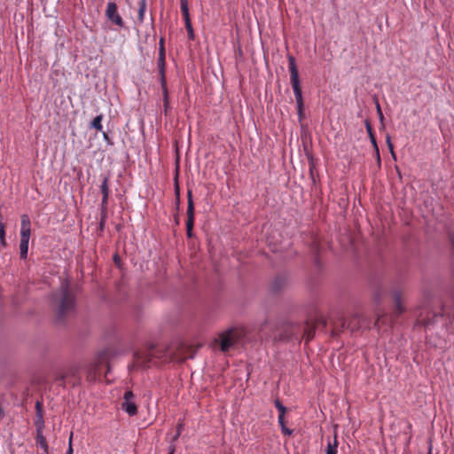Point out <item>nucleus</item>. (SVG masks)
Segmentation results:
<instances>
[{
	"label": "nucleus",
	"mask_w": 454,
	"mask_h": 454,
	"mask_svg": "<svg viewBox=\"0 0 454 454\" xmlns=\"http://www.w3.org/2000/svg\"><path fill=\"white\" fill-rule=\"evenodd\" d=\"M394 301H395V313L396 316H399L405 310L403 305L402 304V297H401L400 292L395 291L394 293Z\"/></svg>",
	"instance_id": "11"
},
{
	"label": "nucleus",
	"mask_w": 454,
	"mask_h": 454,
	"mask_svg": "<svg viewBox=\"0 0 454 454\" xmlns=\"http://www.w3.org/2000/svg\"><path fill=\"white\" fill-rule=\"evenodd\" d=\"M445 309L442 308V313H434L433 314V320L429 319V318H424L422 317V314H420V317L417 319V324L418 325H423L424 326L426 327H428L430 325H432L433 323H434V321L436 320V318L438 317H442L444 314H445Z\"/></svg>",
	"instance_id": "10"
},
{
	"label": "nucleus",
	"mask_w": 454,
	"mask_h": 454,
	"mask_svg": "<svg viewBox=\"0 0 454 454\" xmlns=\"http://www.w3.org/2000/svg\"><path fill=\"white\" fill-rule=\"evenodd\" d=\"M31 234V222L27 215H22L20 217V255L21 259H27L28 253V244Z\"/></svg>",
	"instance_id": "4"
},
{
	"label": "nucleus",
	"mask_w": 454,
	"mask_h": 454,
	"mask_svg": "<svg viewBox=\"0 0 454 454\" xmlns=\"http://www.w3.org/2000/svg\"><path fill=\"white\" fill-rule=\"evenodd\" d=\"M185 28L187 30L188 38L190 40H194L195 35L191 21L187 20V22H185Z\"/></svg>",
	"instance_id": "23"
},
{
	"label": "nucleus",
	"mask_w": 454,
	"mask_h": 454,
	"mask_svg": "<svg viewBox=\"0 0 454 454\" xmlns=\"http://www.w3.org/2000/svg\"><path fill=\"white\" fill-rule=\"evenodd\" d=\"M103 137H104V140L106 142H107V144H110V139H109V137L106 133L103 132Z\"/></svg>",
	"instance_id": "34"
},
{
	"label": "nucleus",
	"mask_w": 454,
	"mask_h": 454,
	"mask_svg": "<svg viewBox=\"0 0 454 454\" xmlns=\"http://www.w3.org/2000/svg\"><path fill=\"white\" fill-rule=\"evenodd\" d=\"M376 108H377V113L379 114L380 121L382 122L384 120V115L382 114V111H381V108H380V106L379 103H377Z\"/></svg>",
	"instance_id": "26"
},
{
	"label": "nucleus",
	"mask_w": 454,
	"mask_h": 454,
	"mask_svg": "<svg viewBox=\"0 0 454 454\" xmlns=\"http://www.w3.org/2000/svg\"><path fill=\"white\" fill-rule=\"evenodd\" d=\"M103 226H104V217L101 219L100 228L103 229Z\"/></svg>",
	"instance_id": "37"
},
{
	"label": "nucleus",
	"mask_w": 454,
	"mask_h": 454,
	"mask_svg": "<svg viewBox=\"0 0 454 454\" xmlns=\"http://www.w3.org/2000/svg\"><path fill=\"white\" fill-rule=\"evenodd\" d=\"M161 87H162V92H163V102L167 103V102H168V92L164 76H162V78H161Z\"/></svg>",
	"instance_id": "22"
},
{
	"label": "nucleus",
	"mask_w": 454,
	"mask_h": 454,
	"mask_svg": "<svg viewBox=\"0 0 454 454\" xmlns=\"http://www.w3.org/2000/svg\"><path fill=\"white\" fill-rule=\"evenodd\" d=\"M0 245H1V247H5L6 246L5 237H4V239H0Z\"/></svg>",
	"instance_id": "35"
},
{
	"label": "nucleus",
	"mask_w": 454,
	"mask_h": 454,
	"mask_svg": "<svg viewBox=\"0 0 454 454\" xmlns=\"http://www.w3.org/2000/svg\"><path fill=\"white\" fill-rule=\"evenodd\" d=\"M107 200H108V196L103 195V198H102V205H103V207H106V205L107 204Z\"/></svg>",
	"instance_id": "33"
},
{
	"label": "nucleus",
	"mask_w": 454,
	"mask_h": 454,
	"mask_svg": "<svg viewBox=\"0 0 454 454\" xmlns=\"http://www.w3.org/2000/svg\"><path fill=\"white\" fill-rule=\"evenodd\" d=\"M146 9V0H139L138 1V17L137 22L142 24L145 19V13Z\"/></svg>",
	"instance_id": "13"
},
{
	"label": "nucleus",
	"mask_w": 454,
	"mask_h": 454,
	"mask_svg": "<svg viewBox=\"0 0 454 454\" xmlns=\"http://www.w3.org/2000/svg\"><path fill=\"white\" fill-rule=\"evenodd\" d=\"M288 68L290 72V82L294 90L299 121L303 118V98L302 91L300 84L299 73L296 66L295 58L292 55L287 56Z\"/></svg>",
	"instance_id": "3"
},
{
	"label": "nucleus",
	"mask_w": 454,
	"mask_h": 454,
	"mask_svg": "<svg viewBox=\"0 0 454 454\" xmlns=\"http://www.w3.org/2000/svg\"><path fill=\"white\" fill-rule=\"evenodd\" d=\"M386 142H387V148H388V150H389V152H390V153H391V155H392L393 159H394V160H395V159H396V156H395V152H394V146H393V144H392V142H391V137H390V136H389V135H387V137H386Z\"/></svg>",
	"instance_id": "24"
},
{
	"label": "nucleus",
	"mask_w": 454,
	"mask_h": 454,
	"mask_svg": "<svg viewBox=\"0 0 454 454\" xmlns=\"http://www.w3.org/2000/svg\"><path fill=\"white\" fill-rule=\"evenodd\" d=\"M5 237V226L4 223H0V239H4Z\"/></svg>",
	"instance_id": "27"
},
{
	"label": "nucleus",
	"mask_w": 454,
	"mask_h": 454,
	"mask_svg": "<svg viewBox=\"0 0 454 454\" xmlns=\"http://www.w3.org/2000/svg\"><path fill=\"white\" fill-rule=\"evenodd\" d=\"M285 278L283 277H277L272 282L271 288L273 291H278L285 285Z\"/></svg>",
	"instance_id": "16"
},
{
	"label": "nucleus",
	"mask_w": 454,
	"mask_h": 454,
	"mask_svg": "<svg viewBox=\"0 0 454 454\" xmlns=\"http://www.w3.org/2000/svg\"><path fill=\"white\" fill-rule=\"evenodd\" d=\"M100 192L103 195L109 196L108 177L105 176L100 185Z\"/></svg>",
	"instance_id": "19"
},
{
	"label": "nucleus",
	"mask_w": 454,
	"mask_h": 454,
	"mask_svg": "<svg viewBox=\"0 0 454 454\" xmlns=\"http://www.w3.org/2000/svg\"><path fill=\"white\" fill-rule=\"evenodd\" d=\"M187 199H188V206H187L186 232H187L188 237H192L193 223H194V204H193V200H192V191H188Z\"/></svg>",
	"instance_id": "8"
},
{
	"label": "nucleus",
	"mask_w": 454,
	"mask_h": 454,
	"mask_svg": "<svg viewBox=\"0 0 454 454\" xmlns=\"http://www.w3.org/2000/svg\"><path fill=\"white\" fill-rule=\"evenodd\" d=\"M176 194L178 195L179 194V191H178L177 187L176 188Z\"/></svg>",
	"instance_id": "38"
},
{
	"label": "nucleus",
	"mask_w": 454,
	"mask_h": 454,
	"mask_svg": "<svg viewBox=\"0 0 454 454\" xmlns=\"http://www.w3.org/2000/svg\"><path fill=\"white\" fill-rule=\"evenodd\" d=\"M52 302L59 319L74 310L76 295L67 279L61 280L59 288L52 294Z\"/></svg>",
	"instance_id": "1"
},
{
	"label": "nucleus",
	"mask_w": 454,
	"mask_h": 454,
	"mask_svg": "<svg viewBox=\"0 0 454 454\" xmlns=\"http://www.w3.org/2000/svg\"><path fill=\"white\" fill-rule=\"evenodd\" d=\"M325 325V320L322 318L316 321L307 322L305 325L291 324L285 327L284 333L278 337L279 340H300L304 338L306 341L313 339L317 325Z\"/></svg>",
	"instance_id": "2"
},
{
	"label": "nucleus",
	"mask_w": 454,
	"mask_h": 454,
	"mask_svg": "<svg viewBox=\"0 0 454 454\" xmlns=\"http://www.w3.org/2000/svg\"><path fill=\"white\" fill-rule=\"evenodd\" d=\"M369 137H370V141H371V143H372V145L373 148H374V149L379 148V147H378V145H377V141H376V138H375L374 134H373V135H371Z\"/></svg>",
	"instance_id": "28"
},
{
	"label": "nucleus",
	"mask_w": 454,
	"mask_h": 454,
	"mask_svg": "<svg viewBox=\"0 0 454 454\" xmlns=\"http://www.w3.org/2000/svg\"><path fill=\"white\" fill-rule=\"evenodd\" d=\"M239 333L235 329H229L219 334L220 348L223 352L229 351L237 343Z\"/></svg>",
	"instance_id": "5"
},
{
	"label": "nucleus",
	"mask_w": 454,
	"mask_h": 454,
	"mask_svg": "<svg viewBox=\"0 0 454 454\" xmlns=\"http://www.w3.org/2000/svg\"><path fill=\"white\" fill-rule=\"evenodd\" d=\"M106 18L114 24L120 27H124V21L118 12V8L115 3L109 2L106 10Z\"/></svg>",
	"instance_id": "7"
},
{
	"label": "nucleus",
	"mask_w": 454,
	"mask_h": 454,
	"mask_svg": "<svg viewBox=\"0 0 454 454\" xmlns=\"http://www.w3.org/2000/svg\"><path fill=\"white\" fill-rule=\"evenodd\" d=\"M180 8L184 19V22H187V20L191 21L187 0H180Z\"/></svg>",
	"instance_id": "15"
},
{
	"label": "nucleus",
	"mask_w": 454,
	"mask_h": 454,
	"mask_svg": "<svg viewBox=\"0 0 454 454\" xmlns=\"http://www.w3.org/2000/svg\"><path fill=\"white\" fill-rule=\"evenodd\" d=\"M72 437H73V434H71V436L69 438V446H68V450H67V454H73V448H72Z\"/></svg>",
	"instance_id": "31"
},
{
	"label": "nucleus",
	"mask_w": 454,
	"mask_h": 454,
	"mask_svg": "<svg viewBox=\"0 0 454 454\" xmlns=\"http://www.w3.org/2000/svg\"><path fill=\"white\" fill-rule=\"evenodd\" d=\"M124 401L121 404V408L124 411H126L129 416H134L137 412V408L136 403H134V394L132 391H126L124 394Z\"/></svg>",
	"instance_id": "9"
},
{
	"label": "nucleus",
	"mask_w": 454,
	"mask_h": 454,
	"mask_svg": "<svg viewBox=\"0 0 454 454\" xmlns=\"http://www.w3.org/2000/svg\"><path fill=\"white\" fill-rule=\"evenodd\" d=\"M374 151H375V158H376V160H377V162H378V164H379V165H380V150H379V148H377V149H374Z\"/></svg>",
	"instance_id": "30"
},
{
	"label": "nucleus",
	"mask_w": 454,
	"mask_h": 454,
	"mask_svg": "<svg viewBox=\"0 0 454 454\" xmlns=\"http://www.w3.org/2000/svg\"><path fill=\"white\" fill-rule=\"evenodd\" d=\"M278 424L281 427V431L285 435H291L293 434V431L289 428H287L285 425V419L280 420L279 417L278 418Z\"/></svg>",
	"instance_id": "21"
},
{
	"label": "nucleus",
	"mask_w": 454,
	"mask_h": 454,
	"mask_svg": "<svg viewBox=\"0 0 454 454\" xmlns=\"http://www.w3.org/2000/svg\"><path fill=\"white\" fill-rule=\"evenodd\" d=\"M36 409H37L38 413H40L41 412V403L39 402H36Z\"/></svg>",
	"instance_id": "36"
},
{
	"label": "nucleus",
	"mask_w": 454,
	"mask_h": 454,
	"mask_svg": "<svg viewBox=\"0 0 454 454\" xmlns=\"http://www.w3.org/2000/svg\"><path fill=\"white\" fill-rule=\"evenodd\" d=\"M338 445L339 442L337 439V434L335 433L333 440H327L325 454H337Z\"/></svg>",
	"instance_id": "12"
},
{
	"label": "nucleus",
	"mask_w": 454,
	"mask_h": 454,
	"mask_svg": "<svg viewBox=\"0 0 454 454\" xmlns=\"http://www.w3.org/2000/svg\"><path fill=\"white\" fill-rule=\"evenodd\" d=\"M164 114H168V109H169V102L164 103Z\"/></svg>",
	"instance_id": "32"
},
{
	"label": "nucleus",
	"mask_w": 454,
	"mask_h": 454,
	"mask_svg": "<svg viewBox=\"0 0 454 454\" xmlns=\"http://www.w3.org/2000/svg\"><path fill=\"white\" fill-rule=\"evenodd\" d=\"M102 120H103V115L102 114L97 115L91 121V122L90 124V127L91 129H95L96 130L102 132L103 131Z\"/></svg>",
	"instance_id": "14"
},
{
	"label": "nucleus",
	"mask_w": 454,
	"mask_h": 454,
	"mask_svg": "<svg viewBox=\"0 0 454 454\" xmlns=\"http://www.w3.org/2000/svg\"><path fill=\"white\" fill-rule=\"evenodd\" d=\"M36 444L45 451L48 450V444L43 434H38L36 436Z\"/></svg>",
	"instance_id": "18"
},
{
	"label": "nucleus",
	"mask_w": 454,
	"mask_h": 454,
	"mask_svg": "<svg viewBox=\"0 0 454 454\" xmlns=\"http://www.w3.org/2000/svg\"><path fill=\"white\" fill-rule=\"evenodd\" d=\"M158 352V350L151 348L142 354L136 353V365L143 368L149 367L155 357H160Z\"/></svg>",
	"instance_id": "6"
},
{
	"label": "nucleus",
	"mask_w": 454,
	"mask_h": 454,
	"mask_svg": "<svg viewBox=\"0 0 454 454\" xmlns=\"http://www.w3.org/2000/svg\"><path fill=\"white\" fill-rule=\"evenodd\" d=\"M364 125H365L368 136L370 137L371 135H373L372 128L371 122L368 119H366L364 121Z\"/></svg>",
	"instance_id": "25"
},
{
	"label": "nucleus",
	"mask_w": 454,
	"mask_h": 454,
	"mask_svg": "<svg viewBox=\"0 0 454 454\" xmlns=\"http://www.w3.org/2000/svg\"><path fill=\"white\" fill-rule=\"evenodd\" d=\"M176 451V445L175 442L171 441L170 445L168 446V454H174Z\"/></svg>",
	"instance_id": "29"
},
{
	"label": "nucleus",
	"mask_w": 454,
	"mask_h": 454,
	"mask_svg": "<svg viewBox=\"0 0 454 454\" xmlns=\"http://www.w3.org/2000/svg\"><path fill=\"white\" fill-rule=\"evenodd\" d=\"M274 404L279 412V414H278L279 419L280 420L284 419L285 414L286 412V408L282 404V403L278 399H276L274 401Z\"/></svg>",
	"instance_id": "17"
},
{
	"label": "nucleus",
	"mask_w": 454,
	"mask_h": 454,
	"mask_svg": "<svg viewBox=\"0 0 454 454\" xmlns=\"http://www.w3.org/2000/svg\"><path fill=\"white\" fill-rule=\"evenodd\" d=\"M451 243H452V246L454 247V239H452Z\"/></svg>",
	"instance_id": "39"
},
{
	"label": "nucleus",
	"mask_w": 454,
	"mask_h": 454,
	"mask_svg": "<svg viewBox=\"0 0 454 454\" xmlns=\"http://www.w3.org/2000/svg\"><path fill=\"white\" fill-rule=\"evenodd\" d=\"M183 427H184L183 420H179L176 425V433L173 435L172 442L177 441V439L179 438V436L183 431Z\"/></svg>",
	"instance_id": "20"
}]
</instances>
